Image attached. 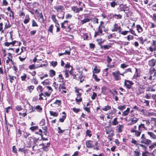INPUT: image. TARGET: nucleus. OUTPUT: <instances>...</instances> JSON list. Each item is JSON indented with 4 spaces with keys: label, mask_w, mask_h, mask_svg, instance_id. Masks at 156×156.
<instances>
[{
    "label": "nucleus",
    "mask_w": 156,
    "mask_h": 156,
    "mask_svg": "<svg viewBox=\"0 0 156 156\" xmlns=\"http://www.w3.org/2000/svg\"><path fill=\"white\" fill-rule=\"evenodd\" d=\"M35 108L38 112H41L42 111V108L39 105L36 106Z\"/></svg>",
    "instance_id": "5701e85b"
},
{
    "label": "nucleus",
    "mask_w": 156,
    "mask_h": 156,
    "mask_svg": "<svg viewBox=\"0 0 156 156\" xmlns=\"http://www.w3.org/2000/svg\"><path fill=\"white\" fill-rule=\"evenodd\" d=\"M51 94V92H49V93L45 92L44 94V96L46 97H49Z\"/></svg>",
    "instance_id": "e2e57ef3"
},
{
    "label": "nucleus",
    "mask_w": 156,
    "mask_h": 156,
    "mask_svg": "<svg viewBox=\"0 0 156 156\" xmlns=\"http://www.w3.org/2000/svg\"><path fill=\"white\" fill-rule=\"evenodd\" d=\"M112 15L113 17H115L116 19H121L122 17V15L120 14L117 15L115 14H112Z\"/></svg>",
    "instance_id": "b1692460"
},
{
    "label": "nucleus",
    "mask_w": 156,
    "mask_h": 156,
    "mask_svg": "<svg viewBox=\"0 0 156 156\" xmlns=\"http://www.w3.org/2000/svg\"><path fill=\"white\" fill-rule=\"evenodd\" d=\"M66 115H63L62 118H60L59 119V121L60 122H63L65 119H66Z\"/></svg>",
    "instance_id": "7c9ffc66"
},
{
    "label": "nucleus",
    "mask_w": 156,
    "mask_h": 156,
    "mask_svg": "<svg viewBox=\"0 0 156 156\" xmlns=\"http://www.w3.org/2000/svg\"><path fill=\"white\" fill-rule=\"evenodd\" d=\"M73 111L74 112L77 113L80 111V109L76 108H73Z\"/></svg>",
    "instance_id": "338daca9"
},
{
    "label": "nucleus",
    "mask_w": 156,
    "mask_h": 156,
    "mask_svg": "<svg viewBox=\"0 0 156 156\" xmlns=\"http://www.w3.org/2000/svg\"><path fill=\"white\" fill-rule=\"evenodd\" d=\"M27 76H26V74L24 73L23 74V76H21V80L22 81H24L27 78Z\"/></svg>",
    "instance_id": "e433bc0d"
},
{
    "label": "nucleus",
    "mask_w": 156,
    "mask_h": 156,
    "mask_svg": "<svg viewBox=\"0 0 156 156\" xmlns=\"http://www.w3.org/2000/svg\"><path fill=\"white\" fill-rule=\"evenodd\" d=\"M26 17H27V18L25 19L23 21L24 23L25 24L29 23L30 20V18L29 17V16L28 15H26Z\"/></svg>",
    "instance_id": "f3484780"
},
{
    "label": "nucleus",
    "mask_w": 156,
    "mask_h": 156,
    "mask_svg": "<svg viewBox=\"0 0 156 156\" xmlns=\"http://www.w3.org/2000/svg\"><path fill=\"white\" fill-rule=\"evenodd\" d=\"M156 61L154 59H151L149 61V64L151 66H154L155 64Z\"/></svg>",
    "instance_id": "9b49d317"
},
{
    "label": "nucleus",
    "mask_w": 156,
    "mask_h": 156,
    "mask_svg": "<svg viewBox=\"0 0 156 156\" xmlns=\"http://www.w3.org/2000/svg\"><path fill=\"white\" fill-rule=\"evenodd\" d=\"M93 78L97 82H98L100 80V79L98 78L97 76L94 74L93 75Z\"/></svg>",
    "instance_id": "c9c22d12"
},
{
    "label": "nucleus",
    "mask_w": 156,
    "mask_h": 156,
    "mask_svg": "<svg viewBox=\"0 0 156 156\" xmlns=\"http://www.w3.org/2000/svg\"><path fill=\"white\" fill-rule=\"evenodd\" d=\"M37 90H40V92H42L43 91V89L42 86L40 85H39L37 87Z\"/></svg>",
    "instance_id": "a18cd8bd"
},
{
    "label": "nucleus",
    "mask_w": 156,
    "mask_h": 156,
    "mask_svg": "<svg viewBox=\"0 0 156 156\" xmlns=\"http://www.w3.org/2000/svg\"><path fill=\"white\" fill-rule=\"evenodd\" d=\"M110 4L111 7L113 8H114L115 5H117L116 3L114 1L111 2Z\"/></svg>",
    "instance_id": "ea45409f"
},
{
    "label": "nucleus",
    "mask_w": 156,
    "mask_h": 156,
    "mask_svg": "<svg viewBox=\"0 0 156 156\" xmlns=\"http://www.w3.org/2000/svg\"><path fill=\"white\" fill-rule=\"evenodd\" d=\"M140 111L143 113V115H147V111L144 109H142Z\"/></svg>",
    "instance_id": "603ef678"
},
{
    "label": "nucleus",
    "mask_w": 156,
    "mask_h": 156,
    "mask_svg": "<svg viewBox=\"0 0 156 156\" xmlns=\"http://www.w3.org/2000/svg\"><path fill=\"white\" fill-rule=\"evenodd\" d=\"M49 75L50 77H52L55 75V72L53 69H51L49 71Z\"/></svg>",
    "instance_id": "dca6fc26"
},
{
    "label": "nucleus",
    "mask_w": 156,
    "mask_h": 156,
    "mask_svg": "<svg viewBox=\"0 0 156 156\" xmlns=\"http://www.w3.org/2000/svg\"><path fill=\"white\" fill-rule=\"evenodd\" d=\"M146 91H154L155 90L153 89V87L151 85H148V86L146 87Z\"/></svg>",
    "instance_id": "ddd939ff"
},
{
    "label": "nucleus",
    "mask_w": 156,
    "mask_h": 156,
    "mask_svg": "<svg viewBox=\"0 0 156 156\" xmlns=\"http://www.w3.org/2000/svg\"><path fill=\"white\" fill-rule=\"evenodd\" d=\"M147 134L150 136L151 138L154 140L156 139V135L154 133H153L148 131L147 132Z\"/></svg>",
    "instance_id": "6e6552de"
},
{
    "label": "nucleus",
    "mask_w": 156,
    "mask_h": 156,
    "mask_svg": "<svg viewBox=\"0 0 156 156\" xmlns=\"http://www.w3.org/2000/svg\"><path fill=\"white\" fill-rule=\"evenodd\" d=\"M136 27L137 28V30L138 33H141L143 31V29L141 27L140 25H136Z\"/></svg>",
    "instance_id": "2eb2a0df"
},
{
    "label": "nucleus",
    "mask_w": 156,
    "mask_h": 156,
    "mask_svg": "<svg viewBox=\"0 0 156 156\" xmlns=\"http://www.w3.org/2000/svg\"><path fill=\"white\" fill-rule=\"evenodd\" d=\"M93 141L90 140H87L86 142V145L87 147L92 148L94 147V146L92 144Z\"/></svg>",
    "instance_id": "39448f33"
},
{
    "label": "nucleus",
    "mask_w": 156,
    "mask_h": 156,
    "mask_svg": "<svg viewBox=\"0 0 156 156\" xmlns=\"http://www.w3.org/2000/svg\"><path fill=\"white\" fill-rule=\"evenodd\" d=\"M45 124V120L44 119H42L40 122V124L41 125V126L44 125Z\"/></svg>",
    "instance_id": "13d9d810"
},
{
    "label": "nucleus",
    "mask_w": 156,
    "mask_h": 156,
    "mask_svg": "<svg viewBox=\"0 0 156 156\" xmlns=\"http://www.w3.org/2000/svg\"><path fill=\"white\" fill-rule=\"evenodd\" d=\"M129 113V112L125 110L122 113V115L123 116H126Z\"/></svg>",
    "instance_id": "69168bd1"
},
{
    "label": "nucleus",
    "mask_w": 156,
    "mask_h": 156,
    "mask_svg": "<svg viewBox=\"0 0 156 156\" xmlns=\"http://www.w3.org/2000/svg\"><path fill=\"white\" fill-rule=\"evenodd\" d=\"M97 95V94L96 93H95V92H93V95H92L91 97V99L93 100H94L95 99V97H96Z\"/></svg>",
    "instance_id": "864d4df0"
},
{
    "label": "nucleus",
    "mask_w": 156,
    "mask_h": 156,
    "mask_svg": "<svg viewBox=\"0 0 156 156\" xmlns=\"http://www.w3.org/2000/svg\"><path fill=\"white\" fill-rule=\"evenodd\" d=\"M68 71L69 70L67 69H66L64 71L65 73V75L66 76V77H68L69 76Z\"/></svg>",
    "instance_id": "c03bdc74"
},
{
    "label": "nucleus",
    "mask_w": 156,
    "mask_h": 156,
    "mask_svg": "<svg viewBox=\"0 0 156 156\" xmlns=\"http://www.w3.org/2000/svg\"><path fill=\"white\" fill-rule=\"evenodd\" d=\"M128 66V65L127 64L125 63H123L121 65L120 67L124 69L125 68L127 67Z\"/></svg>",
    "instance_id": "79ce46f5"
},
{
    "label": "nucleus",
    "mask_w": 156,
    "mask_h": 156,
    "mask_svg": "<svg viewBox=\"0 0 156 156\" xmlns=\"http://www.w3.org/2000/svg\"><path fill=\"white\" fill-rule=\"evenodd\" d=\"M140 76V74L138 73H135V74L133 76L134 79H137L138 77H139Z\"/></svg>",
    "instance_id": "72a5a7b5"
},
{
    "label": "nucleus",
    "mask_w": 156,
    "mask_h": 156,
    "mask_svg": "<svg viewBox=\"0 0 156 156\" xmlns=\"http://www.w3.org/2000/svg\"><path fill=\"white\" fill-rule=\"evenodd\" d=\"M127 39L128 41H130V40H133V37L132 35H129L127 36Z\"/></svg>",
    "instance_id": "09e8293b"
},
{
    "label": "nucleus",
    "mask_w": 156,
    "mask_h": 156,
    "mask_svg": "<svg viewBox=\"0 0 156 156\" xmlns=\"http://www.w3.org/2000/svg\"><path fill=\"white\" fill-rule=\"evenodd\" d=\"M49 112L50 115L54 117H57L58 115V113H57L56 112L52 111H50Z\"/></svg>",
    "instance_id": "aec40b11"
},
{
    "label": "nucleus",
    "mask_w": 156,
    "mask_h": 156,
    "mask_svg": "<svg viewBox=\"0 0 156 156\" xmlns=\"http://www.w3.org/2000/svg\"><path fill=\"white\" fill-rule=\"evenodd\" d=\"M7 10H8V11H9L11 13H12V18L13 19L14 18V12L11 10V8L10 7H8L7 8Z\"/></svg>",
    "instance_id": "2f4dec72"
},
{
    "label": "nucleus",
    "mask_w": 156,
    "mask_h": 156,
    "mask_svg": "<svg viewBox=\"0 0 156 156\" xmlns=\"http://www.w3.org/2000/svg\"><path fill=\"white\" fill-rule=\"evenodd\" d=\"M47 80H45L44 81L42 82L41 83H42L44 86H46L47 85H48L49 83V82H47Z\"/></svg>",
    "instance_id": "6e6d98bb"
},
{
    "label": "nucleus",
    "mask_w": 156,
    "mask_h": 156,
    "mask_svg": "<svg viewBox=\"0 0 156 156\" xmlns=\"http://www.w3.org/2000/svg\"><path fill=\"white\" fill-rule=\"evenodd\" d=\"M91 20L90 19L88 18H86L82 20L81 21L80 23L83 25L84 23L89 22Z\"/></svg>",
    "instance_id": "f8f14e48"
},
{
    "label": "nucleus",
    "mask_w": 156,
    "mask_h": 156,
    "mask_svg": "<svg viewBox=\"0 0 156 156\" xmlns=\"http://www.w3.org/2000/svg\"><path fill=\"white\" fill-rule=\"evenodd\" d=\"M38 26V25L37 24L36 22L34 20H32V27H37Z\"/></svg>",
    "instance_id": "f704fd0d"
},
{
    "label": "nucleus",
    "mask_w": 156,
    "mask_h": 156,
    "mask_svg": "<svg viewBox=\"0 0 156 156\" xmlns=\"http://www.w3.org/2000/svg\"><path fill=\"white\" fill-rule=\"evenodd\" d=\"M130 33L133 35H134L135 36H136V33H135V31L133 30L132 29H130L128 31Z\"/></svg>",
    "instance_id": "8fccbe9b"
},
{
    "label": "nucleus",
    "mask_w": 156,
    "mask_h": 156,
    "mask_svg": "<svg viewBox=\"0 0 156 156\" xmlns=\"http://www.w3.org/2000/svg\"><path fill=\"white\" fill-rule=\"evenodd\" d=\"M126 105H120L118 107V108L119 109L122 111L126 108Z\"/></svg>",
    "instance_id": "393cba45"
},
{
    "label": "nucleus",
    "mask_w": 156,
    "mask_h": 156,
    "mask_svg": "<svg viewBox=\"0 0 156 156\" xmlns=\"http://www.w3.org/2000/svg\"><path fill=\"white\" fill-rule=\"evenodd\" d=\"M141 132V131L140 130H138V131L136 130L135 132V135L137 137L139 136H140Z\"/></svg>",
    "instance_id": "c85d7f7f"
},
{
    "label": "nucleus",
    "mask_w": 156,
    "mask_h": 156,
    "mask_svg": "<svg viewBox=\"0 0 156 156\" xmlns=\"http://www.w3.org/2000/svg\"><path fill=\"white\" fill-rule=\"evenodd\" d=\"M16 109L18 111H20L22 109L21 107L19 105L16 106Z\"/></svg>",
    "instance_id": "de8ad7c7"
},
{
    "label": "nucleus",
    "mask_w": 156,
    "mask_h": 156,
    "mask_svg": "<svg viewBox=\"0 0 156 156\" xmlns=\"http://www.w3.org/2000/svg\"><path fill=\"white\" fill-rule=\"evenodd\" d=\"M116 127L118 128V129H116L118 133H121L122 132V129L124 127L123 125L119 124Z\"/></svg>",
    "instance_id": "0eeeda50"
},
{
    "label": "nucleus",
    "mask_w": 156,
    "mask_h": 156,
    "mask_svg": "<svg viewBox=\"0 0 156 156\" xmlns=\"http://www.w3.org/2000/svg\"><path fill=\"white\" fill-rule=\"evenodd\" d=\"M114 27L115 28L116 31H118L119 33L121 32V31L122 30L121 27L120 26H118L117 24L116 23L114 24Z\"/></svg>",
    "instance_id": "1a4fd4ad"
},
{
    "label": "nucleus",
    "mask_w": 156,
    "mask_h": 156,
    "mask_svg": "<svg viewBox=\"0 0 156 156\" xmlns=\"http://www.w3.org/2000/svg\"><path fill=\"white\" fill-rule=\"evenodd\" d=\"M57 62L56 61H51V65L53 66V67H55L57 65Z\"/></svg>",
    "instance_id": "58836bf2"
},
{
    "label": "nucleus",
    "mask_w": 156,
    "mask_h": 156,
    "mask_svg": "<svg viewBox=\"0 0 156 156\" xmlns=\"http://www.w3.org/2000/svg\"><path fill=\"white\" fill-rule=\"evenodd\" d=\"M83 10V9L82 7L76 8L75 13H78L80 11H82Z\"/></svg>",
    "instance_id": "c756f323"
},
{
    "label": "nucleus",
    "mask_w": 156,
    "mask_h": 156,
    "mask_svg": "<svg viewBox=\"0 0 156 156\" xmlns=\"http://www.w3.org/2000/svg\"><path fill=\"white\" fill-rule=\"evenodd\" d=\"M7 58H8V59L6 61V63H9L10 61H11V62L13 63V61L12 60V58H10L9 57H7Z\"/></svg>",
    "instance_id": "3c124183"
},
{
    "label": "nucleus",
    "mask_w": 156,
    "mask_h": 156,
    "mask_svg": "<svg viewBox=\"0 0 156 156\" xmlns=\"http://www.w3.org/2000/svg\"><path fill=\"white\" fill-rule=\"evenodd\" d=\"M41 149L44 151H47L48 150V147L46 146H44Z\"/></svg>",
    "instance_id": "680f3d73"
},
{
    "label": "nucleus",
    "mask_w": 156,
    "mask_h": 156,
    "mask_svg": "<svg viewBox=\"0 0 156 156\" xmlns=\"http://www.w3.org/2000/svg\"><path fill=\"white\" fill-rule=\"evenodd\" d=\"M9 78L10 79V82L11 83H13V80H14V77L13 76H11L10 75H8Z\"/></svg>",
    "instance_id": "473e14b6"
},
{
    "label": "nucleus",
    "mask_w": 156,
    "mask_h": 156,
    "mask_svg": "<svg viewBox=\"0 0 156 156\" xmlns=\"http://www.w3.org/2000/svg\"><path fill=\"white\" fill-rule=\"evenodd\" d=\"M51 18L52 20L55 23L57 24L58 26L59 25V23H58V21L55 18V15L53 14L52 15Z\"/></svg>",
    "instance_id": "4468645a"
},
{
    "label": "nucleus",
    "mask_w": 156,
    "mask_h": 156,
    "mask_svg": "<svg viewBox=\"0 0 156 156\" xmlns=\"http://www.w3.org/2000/svg\"><path fill=\"white\" fill-rule=\"evenodd\" d=\"M100 70L98 69L97 67L96 66L94 69L93 73V74L94 73H100Z\"/></svg>",
    "instance_id": "412c9836"
},
{
    "label": "nucleus",
    "mask_w": 156,
    "mask_h": 156,
    "mask_svg": "<svg viewBox=\"0 0 156 156\" xmlns=\"http://www.w3.org/2000/svg\"><path fill=\"white\" fill-rule=\"evenodd\" d=\"M141 143L146 144H149L151 143V140L146 138L144 134H143L141 137Z\"/></svg>",
    "instance_id": "f03ea898"
},
{
    "label": "nucleus",
    "mask_w": 156,
    "mask_h": 156,
    "mask_svg": "<svg viewBox=\"0 0 156 156\" xmlns=\"http://www.w3.org/2000/svg\"><path fill=\"white\" fill-rule=\"evenodd\" d=\"M54 27V26L53 25L51 24L49 26V27L48 29V31L50 32L52 34H53V29Z\"/></svg>",
    "instance_id": "a211bd4d"
},
{
    "label": "nucleus",
    "mask_w": 156,
    "mask_h": 156,
    "mask_svg": "<svg viewBox=\"0 0 156 156\" xmlns=\"http://www.w3.org/2000/svg\"><path fill=\"white\" fill-rule=\"evenodd\" d=\"M38 128V126H36L30 127V129H31L32 131H34L37 129Z\"/></svg>",
    "instance_id": "a19ab883"
},
{
    "label": "nucleus",
    "mask_w": 156,
    "mask_h": 156,
    "mask_svg": "<svg viewBox=\"0 0 156 156\" xmlns=\"http://www.w3.org/2000/svg\"><path fill=\"white\" fill-rule=\"evenodd\" d=\"M105 129L106 134H109L111 132H112L108 136V137H111L114 135V131L112 130V128L110 127V125L106 126L105 127Z\"/></svg>",
    "instance_id": "f257e3e1"
},
{
    "label": "nucleus",
    "mask_w": 156,
    "mask_h": 156,
    "mask_svg": "<svg viewBox=\"0 0 156 156\" xmlns=\"http://www.w3.org/2000/svg\"><path fill=\"white\" fill-rule=\"evenodd\" d=\"M117 118H115L113 119L112 122V124L113 125L115 126L118 124L119 122L117 120Z\"/></svg>",
    "instance_id": "6ab92c4d"
},
{
    "label": "nucleus",
    "mask_w": 156,
    "mask_h": 156,
    "mask_svg": "<svg viewBox=\"0 0 156 156\" xmlns=\"http://www.w3.org/2000/svg\"><path fill=\"white\" fill-rule=\"evenodd\" d=\"M111 108L110 106H109L108 105H107V106H105L104 108H102V109L104 111H107L108 110L110 109Z\"/></svg>",
    "instance_id": "cd10ccee"
},
{
    "label": "nucleus",
    "mask_w": 156,
    "mask_h": 156,
    "mask_svg": "<svg viewBox=\"0 0 156 156\" xmlns=\"http://www.w3.org/2000/svg\"><path fill=\"white\" fill-rule=\"evenodd\" d=\"M155 146H156V142L153 143L149 147V148L151 150L154 148Z\"/></svg>",
    "instance_id": "bb28decb"
},
{
    "label": "nucleus",
    "mask_w": 156,
    "mask_h": 156,
    "mask_svg": "<svg viewBox=\"0 0 156 156\" xmlns=\"http://www.w3.org/2000/svg\"><path fill=\"white\" fill-rule=\"evenodd\" d=\"M134 155L135 156H140V153L139 152L135 151H134Z\"/></svg>",
    "instance_id": "052dcab7"
},
{
    "label": "nucleus",
    "mask_w": 156,
    "mask_h": 156,
    "mask_svg": "<svg viewBox=\"0 0 156 156\" xmlns=\"http://www.w3.org/2000/svg\"><path fill=\"white\" fill-rule=\"evenodd\" d=\"M37 67H35L34 64L31 65L29 67V69H35Z\"/></svg>",
    "instance_id": "0e129e2a"
},
{
    "label": "nucleus",
    "mask_w": 156,
    "mask_h": 156,
    "mask_svg": "<svg viewBox=\"0 0 156 156\" xmlns=\"http://www.w3.org/2000/svg\"><path fill=\"white\" fill-rule=\"evenodd\" d=\"M139 119L137 118H134L131 120V123H130V125L134 124L137 122L138 121Z\"/></svg>",
    "instance_id": "4be33fe9"
},
{
    "label": "nucleus",
    "mask_w": 156,
    "mask_h": 156,
    "mask_svg": "<svg viewBox=\"0 0 156 156\" xmlns=\"http://www.w3.org/2000/svg\"><path fill=\"white\" fill-rule=\"evenodd\" d=\"M146 128L145 127L144 124L141 123L138 126V130H140L142 131V130H146Z\"/></svg>",
    "instance_id": "9d476101"
},
{
    "label": "nucleus",
    "mask_w": 156,
    "mask_h": 156,
    "mask_svg": "<svg viewBox=\"0 0 156 156\" xmlns=\"http://www.w3.org/2000/svg\"><path fill=\"white\" fill-rule=\"evenodd\" d=\"M152 96L151 94H146L144 97V98L147 99H150L151 98V96Z\"/></svg>",
    "instance_id": "4c0bfd02"
},
{
    "label": "nucleus",
    "mask_w": 156,
    "mask_h": 156,
    "mask_svg": "<svg viewBox=\"0 0 156 156\" xmlns=\"http://www.w3.org/2000/svg\"><path fill=\"white\" fill-rule=\"evenodd\" d=\"M152 10L156 12V3L151 6Z\"/></svg>",
    "instance_id": "774afa93"
},
{
    "label": "nucleus",
    "mask_w": 156,
    "mask_h": 156,
    "mask_svg": "<svg viewBox=\"0 0 156 156\" xmlns=\"http://www.w3.org/2000/svg\"><path fill=\"white\" fill-rule=\"evenodd\" d=\"M138 39L141 41L140 43L143 44L145 41V40L143 41V38L142 37H139Z\"/></svg>",
    "instance_id": "4d7b16f0"
},
{
    "label": "nucleus",
    "mask_w": 156,
    "mask_h": 156,
    "mask_svg": "<svg viewBox=\"0 0 156 156\" xmlns=\"http://www.w3.org/2000/svg\"><path fill=\"white\" fill-rule=\"evenodd\" d=\"M120 74V73L119 70H116L112 73V75L114 76L115 80L118 81L121 80Z\"/></svg>",
    "instance_id": "20e7f679"
},
{
    "label": "nucleus",
    "mask_w": 156,
    "mask_h": 156,
    "mask_svg": "<svg viewBox=\"0 0 156 156\" xmlns=\"http://www.w3.org/2000/svg\"><path fill=\"white\" fill-rule=\"evenodd\" d=\"M91 132L88 129L86 131V136H88L89 137H90L92 136V134L91 133Z\"/></svg>",
    "instance_id": "a878e982"
},
{
    "label": "nucleus",
    "mask_w": 156,
    "mask_h": 156,
    "mask_svg": "<svg viewBox=\"0 0 156 156\" xmlns=\"http://www.w3.org/2000/svg\"><path fill=\"white\" fill-rule=\"evenodd\" d=\"M134 83L131 81L125 80L124 82V86L126 87L127 89L131 88L132 86Z\"/></svg>",
    "instance_id": "7ed1b4c3"
},
{
    "label": "nucleus",
    "mask_w": 156,
    "mask_h": 156,
    "mask_svg": "<svg viewBox=\"0 0 156 156\" xmlns=\"http://www.w3.org/2000/svg\"><path fill=\"white\" fill-rule=\"evenodd\" d=\"M72 16L70 14H67L66 16V18L67 19H70L72 18Z\"/></svg>",
    "instance_id": "5fc2aeb1"
},
{
    "label": "nucleus",
    "mask_w": 156,
    "mask_h": 156,
    "mask_svg": "<svg viewBox=\"0 0 156 156\" xmlns=\"http://www.w3.org/2000/svg\"><path fill=\"white\" fill-rule=\"evenodd\" d=\"M59 89V91H60L61 89H66V87L63 85L60 84Z\"/></svg>",
    "instance_id": "49530a36"
},
{
    "label": "nucleus",
    "mask_w": 156,
    "mask_h": 156,
    "mask_svg": "<svg viewBox=\"0 0 156 156\" xmlns=\"http://www.w3.org/2000/svg\"><path fill=\"white\" fill-rule=\"evenodd\" d=\"M54 9L56 10L57 12H61L64 9V6L62 5L55 6Z\"/></svg>",
    "instance_id": "423d86ee"
},
{
    "label": "nucleus",
    "mask_w": 156,
    "mask_h": 156,
    "mask_svg": "<svg viewBox=\"0 0 156 156\" xmlns=\"http://www.w3.org/2000/svg\"><path fill=\"white\" fill-rule=\"evenodd\" d=\"M58 133H62L65 131V130H62L60 127H58Z\"/></svg>",
    "instance_id": "37998d69"
},
{
    "label": "nucleus",
    "mask_w": 156,
    "mask_h": 156,
    "mask_svg": "<svg viewBox=\"0 0 156 156\" xmlns=\"http://www.w3.org/2000/svg\"><path fill=\"white\" fill-rule=\"evenodd\" d=\"M130 72L132 73L131 69V68H128L125 70V71L123 72V73H127Z\"/></svg>",
    "instance_id": "bf43d9fd"
}]
</instances>
